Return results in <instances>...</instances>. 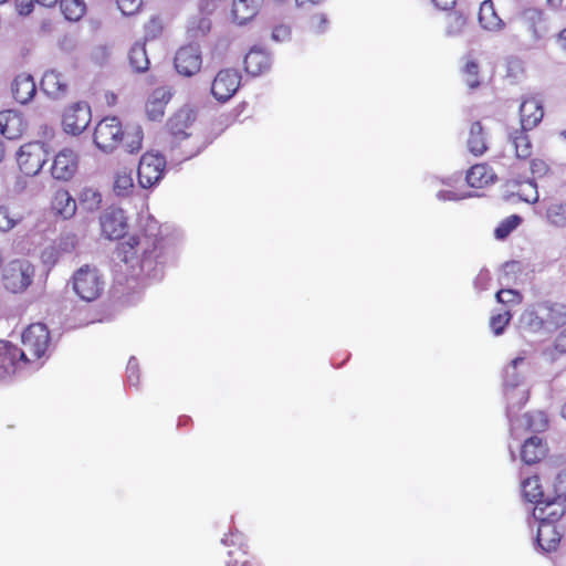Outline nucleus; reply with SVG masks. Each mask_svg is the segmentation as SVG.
Segmentation results:
<instances>
[{
	"instance_id": "f257e3e1",
	"label": "nucleus",
	"mask_w": 566,
	"mask_h": 566,
	"mask_svg": "<svg viewBox=\"0 0 566 566\" xmlns=\"http://www.w3.org/2000/svg\"><path fill=\"white\" fill-rule=\"evenodd\" d=\"M118 254L134 270L138 268V274L151 280L163 276L164 268L171 258L163 239L147 234L129 237L120 243Z\"/></svg>"
},
{
	"instance_id": "f03ea898",
	"label": "nucleus",
	"mask_w": 566,
	"mask_h": 566,
	"mask_svg": "<svg viewBox=\"0 0 566 566\" xmlns=\"http://www.w3.org/2000/svg\"><path fill=\"white\" fill-rule=\"evenodd\" d=\"M34 266L27 260H13L2 271V283L12 293L25 291L33 282Z\"/></svg>"
},
{
	"instance_id": "7ed1b4c3",
	"label": "nucleus",
	"mask_w": 566,
	"mask_h": 566,
	"mask_svg": "<svg viewBox=\"0 0 566 566\" xmlns=\"http://www.w3.org/2000/svg\"><path fill=\"white\" fill-rule=\"evenodd\" d=\"M73 290L84 301L96 300L104 289V281L96 268L84 265L73 275Z\"/></svg>"
},
{
	"instance_id": "20e7f679",
	"label": "nucleus",
	"mask_w": 566,
	"mask_h": 566,
	"mask_svg": "<svg viewBox=\"0 0 566 566\" xmlns=\"http://www.w3.org/2000/svg\"><path fill=\"white\" fill-rule=\"evenodd\" d=\"M123 130L117 117H105L95 127L94 144L102 151L112 153L120 144Z\"/></svg>"
},
{
	"instance_id": "39448f33",
	"label": "nucleus",
	"mask_w": 566,
	"mask_h": 566,
	"mask_svg": "<svg viewBox=\"0 0 566 566\" xmlns=\"http://www.w3.org/2000/svg\"><path fill=\"white\" fill-rule=\"evenodd\" d=\"M18 165L25 176H35L48 160V151L41 142H32L20 147Z\"/></svg>"
},
{
	"instance_id": "423d86ee",
	"label": "nucleus",
	"mask_w": 566,
	"mask_h": 566,
	"mask_svg": "<svg viewBox=\"0 0 566 566\" xmlns=\"http://www.w3.org/2000/svg\"><path fill=\"white\" fill-rule=\"evenodd\" d=\"M166 167V159L160 154L146 153L142 156L137 169L139 186L148 189L158 184Z\"/></svg>"
},
{
	"instance_id": "0eeeda50",
	"label": "nucleus",
	"mask_w": 566,
	"mask_h": 566,
	"mask_svg": "<svg viewBox=\"0 0 566 566\" xmlns=\"http://www.w3.org/2000/svg\"><path fill=\"white\" fill-rule=\"evenodd\" d=\"M21 339L29 356L39 359L44 357L48 352L50 333L44 324L35 323L24 329Z\"/></svg>"
},
{
	"instance_id": "6e6552de",
	"label": "nucleus",
	"mask_w": 566,
	"mask_h": 566,
	"mask_svg": "<svg viewBox=\"0 0 566 566\" xmlns=\"http://www.w3.org/2000/svg\"><path fill=\"white\" fill-rule=\"evenodd\" d=\"M241 84V75L235 69L220 70L211 84V94L219 102L229 101Z\"/></svg>"
},
{
	"instance_id": "1a4fd4ad",
	"label": "nucleus",
	"mask_w": 566,
	"mask_h": 566,
	"mask_svg": "<svg viewBox=\"0 0 566 566\" xmlns=\"http://www.w3.org/2000/svg\"><path fill=\"white\" fill-rule=\"evenodd\" d=\"M103 234L109 240L124 237L127 230L125 211L118 207H108L99 218Z\"/></svg>"
},
{
	"instance_id": "9d476101",
	"label": "nucleus",
	"mask_w": 566,
	"mask_h": 566,
	"mask_svg": "<svg viewBox=\"0 0 566 566\" xmlns=\"http://www.w3.org/2000/svg\"><path fill=\"white\" fill-rule=\"evenodd\" d=\"M202 56L198 44H188L180 48L175 56V67L184 76H192L201 69Z\"/></svg>"
},
{
	"instance_id": "9b49d317",
	"label": "nucleus",
	"mask_w": 566,
	"mask_h": 566,
	"mask_svg": "<svg viewBox=\"0 0 566 566\" xmlns=\"http://www.w3.org/2000/svg\"><path fill=\"white\" fill-rule=\"evenodd\" d=\"M91 108L86 103H75L63 114V127L67 134L80 135L91 122Z\"/></svg>"
},
{
	"instance_id": "f8f14e48",
	"label": "nucleus",
	"mask_w": 566,
	"mask_h": 566,
	"mask_svg": "<svg viewBox=\"0 0 566 566\" xmlns=\"http://www.w3.org/2000/svg\"><path fill=\"white\" fill-rule=\"evenodd\" d=\"M77 170V155L70 148L60 150L52 163L51 175L61 181L70 180Z\"/></svg>"
},
{
	"instance_id": "ddd939ff",
	"label": "nucleus",
	"mask_w": 566,
	"mask_h": 566,
	"mask_svg": "<svg viewBox=\"0 0 566 566\" xmlns=\"http://www.w3.org/2000/svg\"><path fill=\"white\" fill-rule=\"evenodd\" d=\"M506 399V416L510 421L511 431L518 427V418L515 413L525 405L528 399V390L525 386L504 388Z\"/></svg>"
},
{
	"instance_id": "4468645a",
	"label": "nucleus",
	"mask_w": 566,
	"mask_h": 566,
	"mask_svg": "<svg viewBox=\"0 0 566 566\" xmlns=\"http://www.w3.org/2000/svg\"><path fill=\"white\" fill-rule=\"evenodd\" d=\"M566 512L564 501L555 497L554 500H543L537 503L533 510V516L538 522H551L555 524Z\"/></svg>"
},
{
	"instance_id": "2eb2a0df",
	"label": "nucleus",
	"mask_w": 566,
	"mask_h": 566,
	"mask_svg": "<svg viewBox=\"0 0 566 566\" xmlns=\"http://www.w3.org/2000/svg\"><path fill=\"white\" fill-rule=\"evenodd\" d=\"M40 85L44 94L55 99L64 97L69 87L64 75L55 70L46 71Z\"/></svg>"
},
{
	"instance_id": "dca6fc26",
	"label": "nucleus",
	"mask_w": 566,
	"mask_h": 566,
	"mask_svg": "<svg viewBox=\"0 0 566 566\" xmlns=\"http://www.w3.org/2000/svg\"><path fill=\"white\" fill-rule=\"evenodd\" d=\"M544 116L539 101L534 97L523 99L520 106L521 126L524 130H531L537 126Z\"/></svg>"
},
{
	"instance_id": "f3484780",
	"label": "nucleus",
	"mask_w": 566,
	"mask_h": 566,
	"mask_svg": "<svg viewBox=\"0 0 566 566\" xmlns=\"http://www.w3.org/2000/svg\"><path fill=\"white\" fill-rule=\"evenodd\" d=\"M518 326L523 332L532 333V334H548L549 331L544 322V318L541 314L539 304L525 310L520 318Z\"/></svg>"
},
{
	"instance_id": "a211bd4d",
	"label": "nucleus",
	"mask_w": 566,
	"mask_h": 566,
	"mask_svg": "<svg viewBox=\"0 0 566 566\" xmlns=\"http://www.w3.org/2000/svg\"><path fill=\"white\" fill-rule=\"evenodd\" d=\"M245 71L258 76L271 69L272 57L271 55L261 48H252L244 59Z\"/></svg>"
},
{
	"instance_id": "6ab92c4d",
	"label": "nucleus",
	"mask_w": 566,
	"mask_h": 566,
	"mask_svg": "<svg viewBox=\"0 0 566 566\" xmlns=\"http://www.w3.org/2000/svg\"><path fill=\"white\" fill-rule=\"evenodd\" d=\"M171 98L168 87H157L150 94L146 103V113L151 120H159L165 114V107Z\"/></svg>"
},
{
	"instance_id": "aec40b11",
	"label": "nucleus",
	"mask_w": 566,
	"mask_h": 566,
	"mask_svg": "<svg viewBox=\"0 0 566 566\" xmlns=\"http://www.w3.org/2000/svg\"><path fill=\"white\" fill-rule=\"evenodd\" d=\"M541 314L549 333L566 324V305L560 303H539Z\"/></svg>"
},
{
	"instance_id": "412c9836",
	"label": "nucleus",
	"mask_w": 566,
	"mask_h": 566,
	"mask_svg": "<svg viewBox=\"0 0 566 566\" xmlns=\"http://www.w3.org/2000/svg\"><path fill=\"white\" fill-rule=\"evenodd\" d=\"M536 543L544 552H553L560 542V534L555 524L551 522H538Z\"/></svg>"
},
{
	"instance_id": "4be33fe9",
	"label": "nucleus",
	"mask_w": 566,
	"mask_h": 566,
	"mask_svg": "<svg viewBox=\"0 0 566 566\" xmlns=\"http://www.w3.org/2000/svg\"><path fill=\"white\" fill-rule=\"evenodd\" d=\"M36 92V85L32 75L21 73L17 75L12 84V94L17 102L27 104Z\"/></svg>"
},
{
	"instance_id": "5701e85b",
	"label": "nucleus",
	"mask_w": 566,
	"mask_h": 566,
	"mask_svg": "<svg viewBox=\"0 0 566 566\" xmlns=\"http://www.w3.org/2000/svg\"><path fill=\"white\" fill-rule=\"evenodd\" d=\"M192 120L193 116L189 109H180L168 120V128L174 142H180L190 136L186 129L189 128Z\"/></svg>"
},
{
	"instance_id": "b1692460",
	"label": "nucleus",
	"mask_w": 566,
	"mask_h": 566,
	"mask_svg": "<svg viewBox=\"0 0 566 566\" xmlns=\"http://www.w3.org/2000/svg\"><path fill=\"white\" fill-rule=\"evenodd\" d=\"M260 0H233L232 17L233 21L242 25L252 20L259 12Z\"/></svg>"
},
{
	"instance_id": "393cba45",
	"label": "nucleus",
	"mask_w": 566,
	"mask_h": 566,
	"mask_svg": "<svg viewBox=\"0 0 566 566\" xmlns=\"http://www.w3.org/2000/svg\"><path fill=\"white\" fill-rule=\"evenodd\" d=\"M23 132L22 118L13 111L0 113V133L8 139H15Z\"/></svg>"
},
{
	"instance_id": "a878e982",
	"label": "nucleus",
	"mask_w": 566,
	"mask_h": 566,
	"mask_svg": "<svg viewBox=\"0 0 566 566\" xmlns=\"http://www.w3.org/2000/svg\"><path fill=\"white\" fill-rule=\"evenodd\" d=\"M76 200L67 190L61 189L54 193L52 209L64 220L71 219L76 212Z\"/></svg>"
},
{
	"instance_id": "bb28decb",
	"label": "nucleus",
	"mask_w": 566,
	"mask_h": 566,
	"mask_svg": "<svg viewBox=\"0 0 566 566\" xmlns=\"http://www.w3.org/2000/svg\"><path fill=\"white\" fill-rule=\"evenodd\" d=\"M479 22L488 31H500L504 22L496 14L492 0H484L480 6Z\"/></svg>"
},
{
	"instance_id": "cd10ccee",
	"label": "nucleus",
	"mask_w": 566,
	"mask_h": 566,
	"mask_svg": "<svg viewBox=\"0 0 566 566\" xmlns=\"http://www.w3.org/2000/svg\"><path fill=\"white\" fill-rule=\"evenodd\" d=\"M526 361L524 357L514 358L504 369V388L524 386V371Z\"/></svg>"
},
{
	"instance_id": "c85d7f7f",
	"label": "nucleus",
	"mask_w": 566,
	"mask_h": 566,
	"mask_svg": "<svg viewBox=\"0 0 566 566\" xmlns=\"http://www.w3.org/2000/svg\"><path fill=\"white\" fill-rule=\"evenodd\" d=\"M467 145L469 151L474 156H482L486 151V134L480 122L471 124Z\"/></svg>"
},
{
	"instance_id": "c756f323",
	"label": "nucleus",
	"mask_w": 566,
	"mask_h": 566,
	"mask_svg": "<svg viewBox=\"0 0 566 566\" xmlns=\"http://www.w3.org/2000/svg\"><path fill=\"white\" fill-rule=\"evenodd\" d=\"M546 453V447L543 443V440L537 437L528 438L521 450L522 461L526 464H533L539 461Z\"/></svg>"
},
{
	"instance_id": "7c9ffc66",
	"label": "nucleus",
	"mask_w": 566,
	"mask_h": 566,
	"mask_svg": "<svg viewBox=\"0 0 566 566\" xmlns=\"http://www.w3.org/2000/svg\"><path fill=\"white\" fill-rule=\"evenodd\" d=\"M135 189L132 170L118 169L114 175L113 191L117 197H128Z\"/></svg>"
},
{
	"instance_id": "2f4dec72",
	"label": "nucleus",
	"mask_w": 566,
	"mask_h": 566,
	"mask_svg": "<svg viewBox=\"0 0 566 566\" xmlns=\"http://www.w3.org/2000/svg\"><path fill=\"white\" fill-rule=\"evenodd\" d=\"M120 144L127 153H136L142 148L143 129L138 125H128L123 130Z\"/></svg>"
},
{
	"instance_id": "473e14b6",
	"label": "nucleus",
	"mask_w": 566,
	"mask_h": 566,
	"mask_svg": "<svg viewBox=\"0 0 566 566\" xmlns=\"http://www.w3.org/2000/svg\"><path fill=\"white\" fill-rule=\"evenodd\" d=\"M467 182L472 188H482L493 181V174L486 165H474L467 172Z\"/></svg>"
},
{
	"instance_id": "72a5a7b5",
	"label": "nucleus",
	"mask_w": 566,
	"mask_h": 566,
	"mask_svg": "<svg viewBox=\"0 0 566 566\" xmlns=\"http://www.w3.org/2000/svg\"><path fill=\"white\" fill-rule=\"evenodd\" d=\"M518 427H525L530 431L542 432L548 426V419L545 412L536 410L532 412H526L522 418H518Z\"/></svg>"
},
{
	"instance_id": "f704fd0d",
	"label": "nucleus",
	"mask_w": 566,
	"mask_h": 566,
	"mask_svg": "<svg viewBox=\"0 0 566 566\" xmlns=\"http://www.w3.org/2000/svg\"><path fill=\"white\" fill-rule=\"evenodd\" d=\"M211 29V21L202 14L193 15L187 24V36L190 40H198L206 36Z\"/></svg>"
},
{
	"instance_id": "c9c22d12",
	"label": "nucleus",
	"mask_w": 566,
	"mask_h": 566,
	"mask_svg": "<svg viewBox=\"0 0 566 566\" xmlns=\"http://www.w3.org/2000/svg\"><path fill=\"white\" fill-rule=\"evenodd\" d=\"M130 66L136 72H146L149 67V59L145 49V43L136 42L128 54Z\"/></svg>"
},
{
	"instance_id": "e433bc0d",
	"label": "nucleus",
	"mask_w": 566,
	"mask_h": 566,
	"mask_svg": "<svg viewBox=\"0 0 566 566\" xmlns=\"http://www.w3.org/2000/svg\"><path fill=\"white\" fill-rule=\"evenodd\" d=\"M546 222L554 228H566V203L553 202L545 211Z\"/></svg>"
},
{
	"instance_id": "4c0bfd02",
	"label": "nucleus",
	"mask_w": 566,
	"mask_h": 566,
	"mask_svg": "<svg viewBox=\"0 0 566 566\" xmlns=\"http://www.w3.org/2000/svg\"><path fill=\"white\" fill-rule=\"evenodd\" d=\"M517 187L516 195L527 203H536L539 199L537 185L532 179L514 180Z\"/></svg>"
},
{
	"instance_id": "58836bf2",
	"label": "nucleus",
	"mask_w": 566,
	"mask_h": 566,
	"mask_svg": "<svg viewBox=\"0 0 566 566\" xmlns=\"http://www.w3.org/2000/svg\"><path fill=\"white\" fill-rule=\"evenodd\" d=\"M526 132L527 130L522 128L521 130H515L510 135L516 156L523 159L528 158L532 154V144Z\"/></svg>"
},
{
	"instance_id": "ea45409f",
	"label": "nucleus",
	"mask_w": 566,
	"mask_h": 566,
	"mask_svg": "<svg viewBox=\"0 0 566 566\" xmlns=\"http://www.w3.org/2000/svg\"><path fill=\"white\" fill-rule=\"evenodd\" d=\"M78 202L82 209L88 212H94L101 207L102 195L98 190L86 187L81 191L78 196Z\"/></svg>"
},
{
	"instance_id": "a19ab883",
	"label": "nucleus",
	"mask_w": 566,
	"mask_h": 566,
	"mask_svg": "<svg viewBox=\"0 0 566 566\" xmlns=\"http://www.w3.org/2000/svg\"><path fill=\"white\" fill-rule=\"evenodd\" d=\"M522 492L524 497L528 502L535 503V505L544 500V494L537 476L524 480L522 482Z\"/></svg>"
},
{
	"instance_id": "79ce46f5",
	"label": "nucleus",
	"mask_w": 566,
	"mask_h": 566,
	"mask_svg": "<svg viewBox=\"0 0 566 566\" xmlns=\"http://www.w3.org/2000/svg\"><path fill=\"white\" fill-rule=\"evenodd\" d=\"M61 10L70 21H77L85 13L84 0H61Z\"/></svg>"
},
{
	"instance_id": "37998d69",
	"label": "nucleus",
	"mask_w": 566,
	"mask_h": 566,
	"mask_svg": "<svg viewBox=\"0 0 566 566\" xmlns=\"http://www.w3.org/2000/svg\"><path fill=\"white\" fill-rule=\"evenodd\" d=\"M467 19L459 12H452L447 15L446 34L448 36H459L462 34Z\"/></svg>"
},
{
	"instance_id": "c03bdc74",
	"label": "nucleus",
	"mask_w": 566,
	"mask_h": 566,
	"mask_svg": "<svg viewBox=\"0 0 566 566\" xmlns=\"http://www.w3.org/2000/svg\"><path fill=\"white\" fill-rule=\"evenodd\" d=\"M462 78L470 90H475L480 85L479 65L474 61H467L462 69Z\"/></svg>"
},
{
	"instance_id": "a18cd8bd",
	"label": "nucleus",
	"mask_w": 566,
	"mask_h": 566,
	"mask_svg": "<svg viewBox=\"0 0 566 566\" xmlns=\"http://www.w3.org/2000/svg\"><path fill=\"white\" fill-rule=\"evenodd\" d=\"M522 222V218L517 214H512L505 218L494 230V235L499 240H503L509 234L515 230L520 223Z\"/></svg>"
},
{
	"instance_id": "49530a36",
	"label": "nucleus",
	"mask_w": 566,
	"mask_h": 566,
	"mask_svg": "<svg viewBox=\"0 0 566 566\" xmlns=\"http://www.w3.org/2000/svg\"><path fill=\"white\" fill-rule=\"evenodd\" d=\"M510 319H511V314L507 311L504 313H500L497 315H493L490 319V327L493 331V333L496 336H499L504 332Z\"/></svg>"
},
{
	"instance_id": "de8ad7c7",
	"label": "nucleus",
	"mask_w": 566,
	"mask_h": 566,
	"mask_svg": "<svg viewBox=\"0 0 566 566\" xmlns=\"http://www.w3.org/2000/svg\"><path fill=\"white\" fill-rule=\"evenodd\" d=\"M524 17L531 23V28H532V31H533V36L535 39H539L541 38V33L537 30V24L541 23L544 20L543 12L541 10H538V9L532 8V9L525 10Z\"/></svg>"
},
{
	"instance_id": "09e8293b",
	"label": "nucleus",
	"mask_w": 566,
	"mask_h": 566,
	"mask_svg": "<svg viewBox=\"0 0 566 566\" xmlns=\"http://www.w3.org/2000/svg\"><path fill=\"white\" fill-rule=\"evenodd\" d=\"M308 28L316 34H322L328 29V19L324 13L313 14L308 22Z\"/></svg>"
},
{
	"instance_id": "8fccbe9b",
	"label": "nucleus",
	"mask_w": 566,
	"mask_h": 566,
	"mask_svg": "<svg viewBox=\"0 0 566 566\" xmlns=\"http://www.w3.org/2000/svg\"><path fill=\"white\" fill-rule=\"evenodd\" d=\"M6 352H7V355L9 356L10 360L14 364L17 360H22V361H30V356L25 349V347L23 348H19L17 347L15 345L13 344H8L6 346Z\"/></svg>"
},
{
	"instance_id": "3c124183",
	"label": "nucleus",
	"mask_w": 566,
	"mask_h": 566,
	"mask_svg": "<svg viewBox=\"0 0 566 566\" xmlns=\"http://www.w3.org/2000/svg\"><path fill=\"white\" fill-rule=\"evenodd\" d=\"M142 4L143 0H117V7L124 15L135 14Z\"/></svg>"
},
{
	"instance_id": "603ef678",
	"label": "nucleus",
	"mask_w": 566,
	"mask_h": 566,
	"mask_svg": "<svg viewBox=\"0 0 566 566\" xmlns=\"http://www.w3.org/2000/svg\"><path fill=\"white\" fill-rule=\"evenodd\" d=\"M18 220L12 217L11 212L6 207H0V231L7 232L11 230Z\"/></svg>"
},
{
	"instance_id": "864d4df0",
	"label": "nucleus",
	"mask_w": 566,
	"mask_h": 566,
	"mask_svg": "<svg viewBox=\"0 0 566 566\" xmlns=\"http://www.w3.org/2000/svg\"><path fill=\"white\" fill-rule=\"evenodd\" d=\"M127 381L132 386H137L139 381V366L135 357H130L126 367Z\"/></svg>"
},
{
	"instance_id": "5fc2aeb1",
	"label": "nucleus",
	"mask_w": 566,
	"mask_h": 566,
	"mask_svg": "<svg viewBox=\"0 0 566 566\" xmlns=\"http://www.w3.org/2000/svg\"><path fill=\"white\" fill-rule=\"evenodd\" d=\"M554 491L558 500L566 501V470L559 472L554 481Z\"/></svg>"
},
{
	"instance_id": "6e6d98bb",
	"label": "nucleus",
	"mask_w": 566,
	"mask_h": 566,
	"mask_svg": "<svg viewBox=\"0 0 566 566\" xmlns=\"http://www.w3.org/2000/svg\"><path fill=\"white\" fill-rule=\"evenodd\" d=\"M60 258V250L54 245H49L43 249L41 260L46 265H54Z\"/></svg>"
},
{
	"instance_id": "4d7b16f0",
	"label": "nucleus",
	"mask_w": 566,
	"mask_h": 566,
	"mask_svg": "<svg viewBox=\"0 0 566 566\" xmlns=\"http://www.w3.org/2000/svg\"><path fill=\"white\" fill-rule=\"evenodd\" d=\"M497 302L500 303H520L521 296L520 294L514 290H500L495 295Z\"/></svg>"
},
{
	"instance_id": "13d9d810",
	"label": "nucleus",
	"mask_w": 566,
	"mask_h": 566,
	"mask_svg": "<svg viewBox=\"0 0 566 566\" xmlns=\"http://www.w3.org/2000/svg\"><path fill=\"white\" fill-rule=\"evenodd\" d=\"M470 193L458 192L455 190H439L436 195L440 201H458L470 197Z\"/></svg>"
},
{
	"instance_id": "bf43d9fd",
	"label": "nucleus",
	"mask_w": 566,
	"mask_h": 566,
	"mask_svg": "<svg viewBox=\"0 0 566 566\" xmlns=\"http://www.w3.org/2000/svg\"><path fill=\"white\" fill-rule=\"evenodd\" d=\"M530 168H531L533 176H535V177H543L548 171L547 164L542 159H533L531 161Z\"/></svg>"
},
{
	"instance_id": "052dcab7",
	"label": "nucleus",
	"mask_w": 566,
	"mask_h": 566,
	"mask_svg": "<svg viewBox=\"0 0 566 566\" xmlns=\"http://www.w3.org/2000/svg\"><path fill=\"white\" fill-rule=\"evenodd\" d=\"M35 0H15V9L20 15H28L33 11Z\"/></svg>"
},
{
	"instance_id": "680f3d73",
	"label": "nucleus",
	"mask_w": 566,
	"mask_h": 566,
	"mask_svg": "<svg viewBox=\"0 0 566 566\" xmlns=\"http://www.w3.org/2000/svg\"><path fill=\"white\" fill-rule=\"evenodd\" d=\"M290 28L286 25H277L272 31V39L276 42H283L290 36Z\"/></svg>"
},
{
	"instance_id": "e2e57ef3",
	"label": "nucleus",
	"mask_w": 566,
	"mask_h": 566,
	"mask_svg": "<svg viewBox=\"0 0 566 566\" xmlns=\"http://www.w3.org/2000/svg\"><path fill=\"white\" fill-rule=\"evenodd\" d=\"M490 280V274L486 270H481L475 279V286L484 290L486 287V282Z\"/></svg>"
},
{
	"instance_id": "0e129e2a",
	"label": "nucleus",
	"mask_w": 566,
	"mask_h": 566,
	"mask_svg": "<svg viewBox=\"0 0 566 566\" xmlns=\"http://www.w3.org/2000/svg\"><path fill=\"white\" fill-rule=\"evenodd\" d=\"M436 7L442 9V10H449L453 8L457 0H432Z\"/></svg>"
},
{
	"instance_id": "69168bd1",
	"label": "nucleus",
	"mask_w": 566,
	"mask_h": 566,
	"mask_svg": "<svg viewBox=\"0 0 566 566\" xmlns=\"http://www.w3.org/2000/svg\"><path fill=\"white\" fill-rule=\"evenodd\" d=\"M556 348L566 352V328L558 335L556 339Z\"/></svg>"
},
{
	"instance_id": "338daca9",
	"label": "nucleus",
	"mask_w": 566,
	"mask_h": 566,
	"mask_svg": "<svg viewBox=\"0 0 566 566\" xmlns=\"http://www.w3.org/2000/svg\"><path fill=\"white\" fill-rule=\"evenodd\" d=\"M241 539V536L239 534H230L229 536H226L221 539V542L224 544V545H229L230 543L232 545H235L240 542Z\"/></svg>"
},
{
	"instance_id": "774afa93",
	"label": "nucleus",
	"mask_w": 566,
	"mask_h": 566,
	"mask_svg": "<svg viewBox=\"0 0 566 566\" xmlns=\"http://www.w3.org/2000/svg\"><path fill=\"white\" fill-rule=\"evenodd\" d=\"M557 43L566 51V28L558 33Z\"/></svg>"
}]
</instances>
